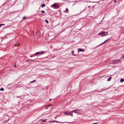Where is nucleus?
Returning <instances> with one entry per match:
<instances>
[{
    "label": "nucleus",
    "instance_id": "obj_28",
    "mask_svg": "<svg viewBox=\"0 0 124 124\" xmlns=\"http://www.w3.org/2000/svg\"><path fill=\"white\" fill-rule=\"evenodd\" d=\"M56 117H55V119H56Z\"/></svg>",
    "mask_w": 124,
    "mask_h": 124
},
{
    "label": "nucleus",
    "instance_id": "obj_6",
    "mask_svg": "<svg viewBox=\"0 0 124 124\" xmlns=\"http://www.w3.org/2000/svg\"><path fill=\"white\" fill-rule=\"evenodd\" d=\"M84 49H82L81 48H79L78 49V52H81V51H83Z\"/></svg>",
    "mask_w": 124,
    "mask_h": 124
},
{
    "label": "nucleus",
    "instance_id": "obj_4",
    "mask_svg": "<svg viewBox=\"0 0 124 124\" xmlns=\"http://www.w3.org/2000/svg\"><path fill=\"white\" fill-rule=\"evenodd\" d=\"M59 6V4L57 3H54L52 6V7L54 8H57Z\"/></svg>",
    "mask_w": 124,
    "mask_h": 124
},
{
    "label": "nucleus",
    "instance_id": "obj_17",
    "mask_svg": "<svg viewBox=\"0 0 124 124\" xmlns=\"http://www.w3.org/2000/svg\"><path fill=\"white\" fill-rule=\"evenodd\" d=\"M108 39H107V40H106L104 42H103V43H102L101 44V45H102L103 44H104V43L105 42H106V41H108Z\"/></svg>",
    "mask_w": 124,
    "mask_h": 124
},
{
    "label": "nucleus",
    "instance_id": "obj_14",
    "mask_svg": "<svg viewBox=\"0 0 124 124\" xmlns=\"http://www.w3.org/2000/svg\"><path fill=\"white\" fill-rule=\"evenodd\" d=\"M111 79V77H110L108 78V79L107 80V81H110V80Z\"/></svg>",
    "mask_w": 124,
    "mask_h": 124
},
{
    "label": "nucleus",
    "instance_id": "obj_27",
    "mask_svg": "<svg viewBox=\"0 0 124 124\" xmlns=\"http://www.w3.org/2000/svg\"><path fill=\"white\" fill-rule=\"evenodd\" d=\"M90 7V6H88V7L89 8V7Z\"/></svg>",
    "mask_w": 124,
    "mask_h": 124
},
{
    "label": "nucleus",
    "instance_id": "obj_32",
    "mask_svg": "<svg viewBox=\"0 0 124 124\" xmlns=\"http://www.w3.org/2000/svg\"><path fill=\"white\" fill-rule=\"evenodd\" d=\"M1 27V26L0 25V27Z\"/></svg>",
    "mask_w": 124,
    "mask_h": 124
},
{
    "label": "nucleus",
    "instance_id": "obj_9",
    "mask_svg": "<svg viewBox=\"0 0 124 124\" xmlns=\"http://www.w3.org/2000/svg\"><path fill=\"white\" fill-rule=\"evenodd\" d=\"M69 11L68 10V8H66V9L64 11V12L66 13H67Z\"/></svg>",
    "mask_w": 124,
    "mask_h": 124
},
{
    "label": "nucleus",
    "instance_id": "obj_29",
    "mask_svg": "<svg viewBox=\"0 0 124 124\" xmlns=\"http://www.w3.org/2000/svg\"><path fill=\"white\" fill-rule=\"evenodd\" d=\"M122 58H124V56H123V57H122Z\"/></svg>",
    "mask_w": 124,
    "mask_h": 124
},
{
    "label": "nucleus",
    "instance_id": "obj_21",
    "mask_svg": "<svg viewBox=\"0 0 124 124\" xmlns=\"http://www.w3.org/2000/svg\"><path fill=\"white\" fill-rule=\"evenodd\" d=\"M36 81V80H34L32 81H31L30 82V83H33V82H35V81Z\"/></svg>",
    "mask_w": 124,
    "mask_h": 124
},
{
    "label": "nucleus",
    "instance_id": "obj_3",
    "mask_svg": "<svg viewBox=\"0 0 124 124\" xmlns=\"http://www.w3.org/2000/svg\"><path fill=\"white\" fill-rule=\"evenodd\" d=\"M45 52L44 51L40 52L35 53V54L36 56H37L38 55H40L43 54Z\"/></svg>",
    "mask_w": 124,
    "mask_h": 124
},
{
    "label": "nucleus",
    "instance_id": "obj_26",
    "mask_svg": "<svg viewBox=\"0 0 124 124\" xmlns=\"http://www.w3.org/2000/svg\"><path fill=\"white\" fill-rule=\"evenodd\" d=\"M52 100L51 99H50L49 100V101H51Z\"/></svg>",
    "mask_w": 124,
    "mask_h": 124
},
{
    "label": "nucleus",
    "instance_id": "obj_30",
    "mask_svg": "<svg viewBox=\"0 0 124 124\" xmlns=\"http://www.w3.org/2000/svg\"><path fill=\"white\" fill-rule=\"evenodd\" d=\"M114 2H116L115 1H114Z\"/></svg>",
    "mask_w": 124,
    "mask_h": 124
},
{
    "label": "nucleus",
    "instance_id": "obj_19",
    "mask_svg": "<svg viewBox=\"0 0 124 124\" xmlns=\"http://www.w3.org/2000/svg\"><path fill=\"white\" fill-rule=\"evenodd\" d=\"M4 90V89L3 88H2L0 89V91H3Z\"/></svg>",
    "mask_w": 124,
    "mask_h": 124
},
{
    "label": "nucleus",
    "instance_id": "obj_16",
    "mask_svg": "<svg viewBox=\"0 0 124 124\" xmlns=\"http://www.w3.org/2000/svg\"><path fill=\"white\" fill-rule=\"evenodd\" d=\"M34 61V60H30V59L28 60H27V61H28V62H31V61Z\"/></svg>",
    "mask_w": 124,
    "mask_h": 124
},
{
    "label": "nucleus",
    "instance_id": "obj_7",
    "mask_svg": "<svg viewBox=\"0 0 124 124\" xmlns=\"http://www.w3.org/2000/svg\"><path fill=\"white\" fill-rule=\"evenodd\" d=\"M47 119H46L44 120H43L42 119H41L39 120V121H41L42 122H46V120Z\"/></svg>",
    "mask_w": 124,
    "mask_h": 124
},
{
    "label": "nucleus",
    "instance_id": "obj_20",
    "mask_svg": "<svg viewBox=\"0 0 124 124\" xmlns=\"http://www.w3.org/2000/svg\"><path fill=\"white\" fill-rule=\"evenodd\" d=\"M5 25V24H0V25L1 26H3V25Z\"/></svg>",
    "mask_w": 124,
    "mask_h": 124
},
{
    "label": "nucleus",
    "instance_id": "obj_15",
    "mask_svg": "<svg viewBox=\"0 0 124 124\" xmlns=\"http://www.w3.org/2000/svg\"><path fill=\"white\" fill-rule=\"evenodd\" d=\"M45 4H42V5H41V7H42V8H43V7H45Z\"/></svg>",
    "mask_w": 124,
    "mask_h": 124
},
{
    "label": "nucleus",
    "instance_id": "obj_22",
    "mask_svg": "<svg viewBox=\"0 0 124 124\" xmlns=\"http://www.w3.org/2000/svg\"><path fill=\"white\" fill-rule=\"evenodd\" d=\"M41 12L43 13H45V11L43 10H41Z\"/></svg>",
    "mask_w": 124,
    "mask_h": 124
},
{
    "label": "nucleus",
    "instance_id": "obj_25",
    "mask_svg": "<svg viewBox=\"0 0 124 124\" xmlns=\"http://www.w3.org/2000/svg\"><path fill=\"white\" fill-rule=\"evenodd\" d=\"M15 65L14 66V67H16V64L15 63Z\"/></svg>",
    "mask_w": 124,
    "mask_h": 124
},
{
    "label": "nucleus",
    "instance_id": "obj_31",
    "mask_svg": "<svg viewBox=\"0 0 124 124\" xmlns=\"http://www.w3.org/2000/svg\"><path fill=\"white\" fill-rule=\"evenodd\" d=\"M114 2H116L115 1H114Z\"/></svg>",
    "mask_w": 124,
    "mask_h": 124
},
{
    "label": "nucleus",
    "instance_id": "obj_5",
    "mask_svg": "<svg viewBox=\"0 0 124 124\" xmlns=\"http://www.w3.org/2000/svg\"><path fill=\"white\" fill-rule=\"evenodd\" d=\"M54 122H56L58 123H61V122H59L58 121H55V120L53 121H49V123Z\"/></svg>",
    "mask_w": 124,
    "mask_h": 124
},
{
    "label": "nucleus",
    "instance_id": "obj_13",
    "mask_svg": "<svg viewBox=\"0 0 124 124\" xmlns=\"http://www.w3.org/2000/svg\"><path fill=\"white\" fill-rule=\"evenodd\" d=\"M19 44L18 43H16L15 45V46H19Z\"/></svg>",
    "mask_w": 124,
    "mask_h": 124
},
{
    "label": "nucleus",
    "instance_id": "obj_1",
    "mask_svg": "<svg viewBox=\"0 0 124 124\" xmlns=\"http://www.w3.org/2000/svg\"><path fill=\"white\" fill-rule=\"evenodd\" d=\"M72 112H75V113H78V114H79L80 112V111L79 109H77L75 110H73L71 112H65V115H71L72 116V115L71 114V113Z\"/></svg>",
    "mask_w": 124,
    "mask_h": 124
},
{
    "label": "nucleus",
    "instance_id": "obj_23",
    "mask_svg": "<svg viewBox=\"0 0 124 124\" xmlns=\"http://www.w3.org/2000/svg\"><path fill=\"white\" fill-rule=\"evenodd\" d=\"M97 123H97H93L92 124H96Z\"/></svg>",
    "mask_w": 124,
    "mask_h": 124
},
{
    "label": "nucleus",
    "instance_id": "obj_10",
    "mask_svg": "<svg viewBox=\"0 0 124 124\" xmlns=\"http://www.w3.org/2000/svg\"><path fill=\"white\" fill-rule=\"evenodd\" d=\"M74 51L72 50L71 52V54H72V55H73V56H75V55L74 54H74Z\"/></svg>",
    "mask_w": 124,
    "mask_h": 124
},
{
    "label": "nucleus",
    "instance_id": "obj_12",
    "mask_svg": "<svg viewBox=\"0 0 124 124\" xmlns=\"http://www.w3.org/2000/svg\"><path fill=\"white\" fill-rule=\"evenodd\" d=\"M39 33V31H37L36 33V36L38 35V34Z\"/></svg>",
    "mask_w": 124,
    "mask_h": 124
},
{
    "label": "nucleus",
    "instance_id": "obj_2",
    "mask_svg": "<svg viewBox=\"0 0 124 124\" xmlns=\"http://www.w3.org/2000/svg\"><path fill=\"white\" fill-rule=\"evenodd\" d=\"M108 32H105V31L99 33L98 34V35H102L101 37H102L103 36H107L108 35Z\"/></svg>",
    "mask_w": 124,
    "mask_h": 124
},
{
    "label": "nucleus",
    "instance_id": "obj_24",
    "mask_svg": "<svg viewBox=\"0 0 124 124\" xmlns=\"http://www.w3.org/2000/svg\"><path fill=\"white\" fill-rule=\"evenodd\" d=\"M26 18V17H23V19H25V18Z\"/></svg>",
    "mask_w": 124,
    "mask_h": 124
},
{
    "label": "nucleus",
    "instance_id": "obj_8",
    "mask_svg": "<svg viewBox=\"0 0 124 124\" xmlns=\"http://www.w3.org/2000/svg\"><path fill=\"white\" fill-rule=\"evenodd\" d=\"M52 105H46V106L45 107V108H46V109H47V108H48V106H51Z\"/></svg>",
    "mask_w": 124,
    "mask_h": 124
},
{
    "label": "nucleus",
    "instance_id": "obj_11",
    "mask_svg": "<svg viewBox=\"0 0 124 124\" xmlns=\"http://www.w3.org/2000/svg\"><path fill=\"white\" fill-rule=\"evenodd\" d=\"M124 81V79H121L120 80V82H122Z\"/></svg>",
    "mask_w": 124,
    "mask_h": 124
},
{
    "label": "nucleus",
    "instance_id": "obj_18",
    "mask_svg": "<svg viewBox=\"0 0 124 124\" xmlns=\"http://www.w3.org/2000/svg\"><path fill=\"white\" fill-rule=\"evenodd\" d=\"M45 22L46 23H47V24H48V21L47 20H45Z\"/></svg>",
    "mask_w": 124,
    "mask_h": 124
}]
</instances>
